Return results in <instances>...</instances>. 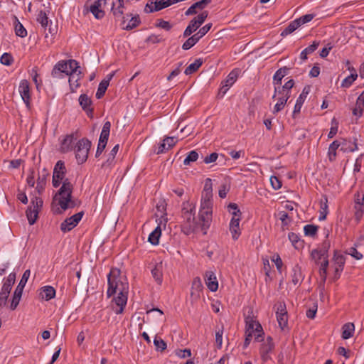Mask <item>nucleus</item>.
<instances>
[{
	"label": "nucleus",
	"instance_id": "b1692460",
	"mask_svg": "<svg viewBox=\"0 0 364 364\" xmlns=\"http://www.w3.org/2000/svg\"><path fill=\"white\" fill-rule=\"evenodd\" d=\"M346 65L348 66V70H349L351 72V74L346 77L341 83V87H349L353 82L357 79L358 74L355 70V69L353 67L350 66V61L346 60Z\"/></svg>",
	"mask_w": 364,
	"mask_h": 364
},
{
	"label": "nucleus",
	"instance_id": "c03bdc74",
	"mask_svg": "<svg viewBox=\"0 0 364 364\" xmlns=\"http://www.w3.org/2000/svg\"><path fill=\"white\" fill-rule=\"evenodd\" d=\"M80 73L81 72L79 71L77 74L69 75V84L72 92H74L75 89L80 86L78 81L80 80Z\"/></svg>",
	"mask_w": 364,
	"mask_h": 364
},
{
	"label": "nucleus",
	"instance_id": "a211bd4d",
	"mask_svg": "<svg viewBox=\"0 0 364 364\" xmlns=\"http://www.w3.org/2000/svg\"><path fill=\"white\" fill-rule=\"evenodd\" d=\"M18 92L28 108L31 104L30 85L27 80H22L18 86Z\"/></svg>",
	"mask_w": 364,
	"mask_h": 364
},
{
	"label": "nucleus",
	"instance_id": "3c124183",
	"mask_svg": "<svg viewBox=\"0 0 364 364\" xmlns=\"http://www.w3.org/2000/svg\"><path fill=\"white\" fill-rule=\"evenodd\" d=\"M318 227L315 225H306L304 228V234L306 236L314 237L318 231Z\"/></svg>",
	"mask_w": 364,
	"mask_h": 364
},
{
	"label": "nucleus",
	"instance_id": "e2e57ef3",
	"mask_svg": "<svg viewBox=\"0 0 364 364\" xmlns=\"http://www.w3.org/2000/svg\"><path fill=\"white\" fill-rule=\"evenodd\" d=\"M154 344L157 350H160L162 351L166 348V342L163 339L157 336L154 338Z\"/></svg>",
	"mask_w": 364,
	"mask_h": 364
},
{
	"label": "nucleus",
	"instance_id": "20e7f679",
	"mask_svg": "<svg viewBox=\"0 0 364 364\" xmlns=\"http://www.w3.org/2000/svg\"><path fill=\"white\" fill-rule=\"evenodd\" d=\"M181 214L183 220V231L186 235L193 232L198 225L195 219V206L188 202L183 203Z\"/></svg>",
	"mask_w": 364,
	"mask_h": 364
},
{
	"label": "nucleus",
	"instance_id": "aec40b11",
	"mask_svg": "<svg viewBox=\"0 0 364 364\" xmlns=\"http://www.w3.org/2000/svg\"><path fill=\"white\" fill-rule=\"evenodd\" d=\"M333 262L336 265L335 276L338 278L340 277L341 272L343 269L346 258L343 255L339 254L337 251H335L333 255Z\"/></svg>",
	"mask_w": 364,
	"mask_h": 364
},
{
	"label": "nucleus",
	"instance_id": "a18cd8bd",
	"mask_svg": "<svg viewBox=\"0 0 364 364\" xmlns=\"http://www.w3.org/2000/svg\"><path fill=\"white\" fill-rule=\"evenodd\" d=\"M198 28L199 26H198V25L196 24V21L192 19L183 32V37L189 36L193 32H195Z\"/></svg>",
	"mask_w": 364,
	"mask_h": 364
},
{
	"label": "nucleus",
	"instance_id": "5fc2aeb1",
	"mask_svg": "<svg viewBox=\"0 0 364 364\" xmlns=\"http://www.w3.org/2000/svg\"><path fill=\"white\" fill-rule=\"evenodd\" d=\"M353 209L355 218L358 223L364 213V205L354 204Z\"/></svg>",
	"mask_w": 364,
	"mask_h": 364
},
{
	"label": "nucleus",
	"instance_id": "13d9d810",
	"mask_svg": "<svg viewBox=\"0 0 364 364\" xmlns=\"http://www.w3.org/2000/svg\"><path fill=\"white\" fill-rule=\"evenodd\" d=\"M311 257L316 264H318L321 259H324L327 257L317 249H314L311 252Z\"/></svg>",
	"mask_w": 364,
	"mask_h": 364
},
{
	"label": "nucleus",
	"instance_id": "6e6d98bb",
	"mask_svg": "<svg viewBox=\"0 0 364 364\" xmlns=\"http://www.w3.org/2000/svg\"><path fill=\"white\" fill-rule=\"evenodd\" d=\"M119 148V144L115 145L112 148V149L111 150V151L109 154V156H108V158H107L106 162L103 164V166H106V165L110 166L113 163L115 156H116L117 153L118 152Z\"/></svg>",
	"mask_w": 364,
	"mask_h": 364
},
{
	"label": "nucleus",
	"instance_id": "dca6fc26",
	"mask_svg": "<svg viewBox=\"0 0 364 364\" xmlns=\"http://www.w3.org/2000/svg\"><path fill=\"white\" fill-rule=\"evenodd\" d=\"M276 315L279 326L282 330H284L288 323V314L286 304L284 302H279L277 304Z\"/></svg>",
	"mask_w": 364,
	"mask_h": 364
},
{
	"label": "nucleus",
	"instance_id": "2eb2a0df",
	"mask_svg": "<svg viewBox=\"0 0 364 364\" xmlns=\"http://www.w3.org/2000/svg\"><path fill=\"white\" fill-rule=\"evenodd\" d=\"M83 215H84V213L82 211H81V212H79V213L73 215V216L65 219L60 224V230L63 232H66L70 231L75 227L77 226V225L81 220Z\"/></svg>",
	"mask_w": 364,
	"mask_h": 364
},
{
	"label": "nucleus",
	"instance_id": "393cba45",
	"mask_svg": "<svg viewBox=\"0 0 364 364\" xmlns=\"http://www.w3.org/2000/svg\"><path fill=\"white\" fill-rule=\"evenodd\" d=\"M241 218H232L230 223V231L232 234V237L234 240H236L238 239L239 236L241 234L240 230V221Z\"/></svg>",
	"mask_w": 364,
	"mask_h": 364
},
{
	"label": "nucleus",
	"instance_id": "412c9836",
	"mask_svg": "<svg viewBox=\"0 0 364 364\" xmlns=\"http://www.w3.org/2000/svg\"><path fill=\"white\" fill-rule=\"evenodd\" d=\"M114 75V73H112L107 75V77L100 82L96 95H95V96L97 99H100L104 96V95L109 86V81L112 79Z\"/></svg>",
	"mask_w": 364,
	"mask_h": 364
},
{
	"label": "nucleus",
	"instance_id": "052dcab7",
	"mask_svg": "<svg viewBox=\"0 0 364 364\" xmlns=\"http://www.w3.org/2000/svg\"><path fill=\"white\" fill-rule=\"evenodd\" d=\"M0 62L5 65H11L14 63V58L10 53H5L1 56Z\"/></svg>",
	"mask_w": 364,
	"mask_h": 364
},
{
	"label": "nucleus",
	"instance_id": "680f3d73",
	"mask_svg": "<svg viewBox=\"0 0 364 364\" xmlns=\"http://www.w3.org/2000/svg\"><path fill=\"white\" fill-rule=\"evenodd\" d=\"M144 12L146 14L159 11V8L154 4V0H150L147 2L144 7Z\"/></svg>",
	"mask_w": 364,
	"mask_h": 364
},
{
	"label": "nucleus",
	"instance_id": "338daca9",
	"mask_svg": "<svg viewBox=\"0 0 364 364\" xmlns=\"http://www.w3.org/2000/svg\"><path fill=\"white\" fill-rule=\"evenodd\" d=\"M68 63L69 71H70V75L76 74L77 69L80 68L78 63L75 60H69Z\"/></svg>",
	"mask_w": 364,
	"mask_h": 364
},
{
	"label": "nucleus",
	"instance_id": "39448f33",
	"mask_svg": "<svg viewBox=\"0 0 364 364\" xmlns=\"http://www.w3.org/2000/svg\"><path fill=\"white\" fill-rule=\"evenodd\" d=\"M212 196L208 192L207 194L202 196L200 208L199 211V219L201 222V228L206 234V230L210 227L212 218Z\"/></svg>",
	"mask_w": 364,
	"mask_h": 364
},
{
	"label": "nucleus",
	"instance_id": "4be33fe9",
	"mask_svg": "<svg viewBox=\"0 0 364 364\" xmlns=\"http://www.w3.org/2000/svg\"><path fill=\"white\" fill-rule=\"evenodd\" d=\"M79 103L82 109L86 112L87 114L92 117L93 109L91 107V99L86 94H82L79 97Z\"/></svg>",
	"mask_w": 364,
	"mask_h": 364
},
{
	"label": "nucleus",
	"instance_id": "0eeeda50",
	"mask_svg": "<svg viewBox=\"0 0 364 364\" xmlns=\"http://www.w3.org/2000/svg\"><path fill=\"white\" fill-rule=\"evenodd\" d=\"M91 141L86 138L81 139L77 143L75 149V158L79 164L85 163L88 157Z\"/></svg>",
	"mask_w": 364,
	"mask_h": 364
},
{
	"label": "nucleus",
	"instance_id": "423d86ee",
	"mask_svg": "<svg viewBox=\"0 0 364 364\" xmlns=\"http://www.w3.org/2000/svg\"><path fill=\"white\" fill-rule=\"evenodd\" d=\"M105 0H87L84 5V11L90 12L96 19H102L105 16Z\"/></svg>",
	"mask_w": 364,
	"mask_h": 364
},
{
	"label": "nucleus",
	"instance_id": "72a5a7b5",
	"mask_svg": "<svg viewBox=\"0 0 364 364\" xmlns=\"http://www.w3.org/2000/svg\"><path fill=\"white\" fill-rule=\"evenodd\" d=\"M293 274H291V282L294 285L300 284L304 279L301 273V267L299 264L295 265L292 269Z\"/></svg>",
	"mask_w": 364,
	"mask_h": 364
},
{
	"label": "nucleus",
	"instance_id": "5701e85b",
	"mask_svg": "<svg viewBox=\"0 0 364 364\" xmlns=\"http://www.w3.org/2000/svg\"><path fill=\"white\" fill-rule=\"evenodd\" d=\"M65 73L67 75H70V71H69V67L68 61H60L58 62L53 68L52 70V76L54 77H57L59 76V74Z\"/></svg>",
	"mask_w": 364,
	"mask_h": 364
},
{
	"label": "nucleus",
	"instance_id": "49530a36",
	"mask_svg": "<svg viewBox=\"0 0 364 364\" xmlns=\"http://www.w3.org/2000/svg\"><path fill=\"white\" fill-rule=\"evenodd\" d=\"M47 178L48 177L45 176V175L39 174L38 176V178L37 179L36 190L39 194H41L45 189Z\"/></svg>",
	"mask_w": 364,
	"mask_h": 364
},
{
	"label": "nucleus",
	"instance_id": "37998d69",
	"mask_svg": "<svg viewBox=\"0 0 364 364\" xmlns=\"http://www.w3.org/2000/svg\"><path fill=\"white\" fill-rule=\"evenodd\" d=\"M289 240L296 249H300L303 247V241H301L299 235L294 232H289L288 235Z\"/></svg>",
	"mask_w": 364,
	"mask_h": 364
},
{
	"label": "nucleus",
	"instance_id": "cd10ccee",
	"mask_svg": "<svg viewBox=\"0 0 364 364\" xmlns=\"http://www.w3.org/2000/svg\"><path fill=\"white\" fill-rule=\"evenodd\" d=\"M310 88L309 87H305L302 92L299 95V97L296 100L294 109V113H299L301 111V108L302 107L303 103L304 102L307 95L309 93Z\"/></svg>",
	"mask_w": 364,
	"mask_h": 364
},
{
	"label": "nucleus",
	"instance_id": "864d4df0",
	"mask_svg": "<svg viewBox=\"0 0 364 364\" xmlns=\"http://www.w3.org/2000/svg\"><path fill=\"white\" fill-rule=\"evenodd\" d=\"M203 289V284L200 277H196L193 279L192 282V292L191 294L193 295L196 293H199Z\"/></svg>",
	"mask_w": 364,
	"mask_h": 364
},
{
	"label": "nucleus",
	"instance_id": "0e129e2a",
	"mask_svg": "<svg viewBox=\"0 0 364 364\" xmlns=\"http://www.w3.org/2000/svg\"><path fill=\"white\" fill-rule=\"evenodd\" d=\"M208 11H203L202 13H200L199 15H198L196 17H195L193 18V20H195L196 21V24L198 25V26H200L203 22L205 21V19L207 18L208 17Z\"/></svg>",
	"mask_w": 364,
	"mask_h": 364
},
{
	"label": "nucleus",
	"instance_id": "6e6552de",
	"mask_svg": "<svg viewBox=\"0 0 364 364\" xmlns=\"http://www.w3.org/2000/svg\"><path fill=\"white\" fill-rule=\"evenodd\" d=\"M346 144V139H343L342 141H338L337 140L333 141L328 147V157L330 161H334L336 159V150L339 146L341 147V151L343 152H353L358 149V146L355 141H354L353 147H346L344 145Z\"/></svg>",
	"mask_w": 364,
	"mask_h": 364
},
{
	"label": "nucleus",
	"instance_id": "7c9ffc66",
	"mask_svg": "<svg viewBox=\"0 0 364 364\" xmlns=\"http://www.w3.org/2000/svg\"><path fill=\"white\" fill-rule=\"evenodd\" d=\"M40 295L42 299L49 301L55 296V289L51 286H45L41 289Z\"/></svg>",
	"mask_w": 364,
	"mask_h": 364
},
{
	"label": "nucleus",
	"instance_id": "9d476101",
	"mask_svg": "<svg viewBox=\"0 0 364 364\" xmlns=\"http://www.w3.org/2000/svg\"><path fill=\"white\" fill-rule=\"evenodd\" d=\"M31 205L26 210V217L30 225H33L38 217V212L43 205V200L41 198L35 197L31 199Z\"/></svg>",
	"mask_w": 364,
	"mask_h": 364
},
{
	"label": "nucleus",
	"instance_id": "e433bc0d",
	"mask_svg": "<svg viewBox=\"0 0 364 364\" xmlns=\"http://www.w3.org/2000/svg\"><path fill=\"white\" fill-rule=\"evenodd\" d=\"M203 61L201 58L196 59L195 61L190 64L185 70L184 73L186 75H191L196 72L202 65Z\"/></svg>",
	"mask_w": 364,
	"mask_h": 364
},
{
	"label": "nucleus",
	"instance_id": "c85d7f7f",
	"mask_svg": "<svg viewBox=\"0 0 364 364\" xmlns=\"http://www.w3.org/2000/svg\"><path fill=\"white\" fill-rule=\"evenodd\" d=\"M151 274L158 284H161L163 282V264L162 262L156 263L151 269Z\"/></svg>",
	"mask_w": 364,
	"mask_h": 364
},
{
	"label": "nucleus",
	"instance_id": "774afa93",
	"mask_svg": "<svg viewBox=\"0 0 364 364\" xmlns=\"http://www.w3.org/2000/svg\"><path fill=\"white\" fill-rule=\"evenodd\" d=\"M354 204L364 205V193L358 191L354 195Z\"/></svg>",
	"mask_w": 364,
	"mask_h": 364
},
{
	"label": "nucleus",
	"instance_id": "f257e3e1",
	"mask_svg": "<svg viewBox=\"0 0 364 364\" xmlns=\"http://www.w3.org/2000/svg\"><path fill=\"white\" fill-rule=\"evenodd\" d=\"M66 173L65 163L58 161L53 168L52 183L55 188L58 187L62 183V186L55 196L54 200H58L60 208L65 210L75 206V201L71 200L73 186L68 178H64Z\"/></svg>",
	"mask_w": 364,
	"mask_h": 364
},
{
	"label": "nucleus",
	"instance_id": "69168bd1",
	"mask_svg": "<svg viewBox=\"0 0 364 364\" xmlns=\"http://www.w3.org/2000/svg\"><path fill=\"white\" fill-rule=\"evenodd\" d=\"M279 220L282 221L283 227L287 226L289 225V223H290V219H289V215L287 212H285V211L279 212Z\"/></svg>",
	"mask_w": 364,
	"mask_h": 364
},
{
	"label": "nucleus",
	"instance_id": "6ab92c4d",
	"mask_svg": "<svg viewBox=\"0 0 364 364\" xmlns=\"http://www.w3.org/2000/svg\"><path fill=\"white\" fill-rule=\"evenodd\" d=\"M205 284L211 291H216L218 288V282L215 273L212 271H208L204 277Z\"/></svg>",
	"mask_w": 364,
	"mask_h": 364
},
{
	"label": "nucleus",
	"instance_id": "2f4dec72",
	"mask_svg": "<svg viewBox=\"0 0 364 364\" xmlns=\"http://www.w3.org/2000/svg\"><path fill=\"white\" fill-rule=\"evenodd\" d=\"M294 85V81L292 79H291L289 81H287L283 86L279 85L278 87H276L274 90V94L273 95L272 98H275L277 93L284 92L290 95L291 90L293 87Z\"/></svg>",
	"mask_w": 364,
	"mask_h": 364
},
{
	"label": "nucleus",
	"instance_id": "bb28decb",
	"mask_svg": "<svg viewBox=\"0 0 364 364\" xmlns=\"http://www.w3.org/2000/svg\"><path fill=\"white\" fill-rule=\"evenodd\" d=\"M211 2V0H201L193 4L185 12L186 16H191L197 13L196 9H203L208 4Z\"/></svg>",
	"mask_w": 364,
	"mask_h": 364
},
{
	"label": "nucleus",
	"instance_id": "4468645a",
	"mask_svg": "<svg viewBox=\"0 0 364 364\" xmlns=\"http://www.w3.org/2000/svg\"><path fill=\"white\" fill-rule=\"evenodd\" d=\"M140 23L141 19L139 15L127 14L126 16H122L120 26L123 30L130 31L138 27Z\"/></svg>",
	"mask_w": 364,
	"mask_h": 364
},
{
	"label": "nucleus",
	"instance_id": "a878e982",
	"mask_svg": "<svg viewBox=\"0 0 364 364\" xmlns=\"http://www.w3.org/2000/svg\"><path fill=\"white\" fill-rule=\"evenodd\" d=\"M277 95H279V97H278V102L276 103L274 107L273 114H274L284 109L287 100L290 97L289 94L284 92L277 93Z\"/></svg>",
	"mask_w": 364,
	"mask_h": 364
},
{
	"label": "nucleus",
	"instance_id": "bf43d9fd",
	"mask_svg": "<svg viewBox=\"0 0 364 364\" xmlns=\"http://www.w3.org/2000/svg\"><path fill=\"white\" fill-rule=\"evenodd\" d=\"M331 244L330 241L328 239H326L322 244L316 248L320 252L323 253L327 257H328V252L330 248Z\"/></svg>",
	"mask_w": 364,
	"mask_h": 364
},
{
	"label": "nucleus",
	"instance_id": "f03ea898",
	"mask_svg": "<svg viewBox=\"0 0 364 364\" xmlns=\"http://www.w3.org/2000/svg\"><path fill=\"white\" fill-rule=\"evenodd\" d=\"M120 274L119 269L113 268L107 275L108 289L107 294L108 297L119 291L118 296L114 298V302L118 306L114 310L117 314H122L127 302L128 284L123 282L119 277Z\"/></svg>",
	"mask_w": 364,
	"mask_h": 364
},
{
	"label": "nucleus",
	"instance_id": "58836bf2",
	"mask_svg": "<svg viewBox=\"0 0 364 364\" xmlns=\"http://www.w3.org/2000/svg\"><path fill=\"white\" fill-rule=\"evenodd\" d=\"M318 43L316 41H314L313 43L303 50L300 54V58L301 60H305L307 59V55L314 53L318 46Z\"/></svg>",
	"mask_w": 364,
	"mask_h": 364
},
{
	"label": "nucleus",
	"instance_id": "4c0bfd02",
	"mask_svg": "<svg viewBox=\"0 0 364 364\" xmlns=\"http://www.w3.org/2000/svg\"><path fill=\"white\" fill-rule=\"evenodd\" d=\"M74 137L71 135H67L61 143V150L63 152H68L73 149Z\"/></svg>",
	"mask_w": 364,
	"mask_h": 364
},
{
	"label": "nucleus",
	"instance_id": "de8ad7c7",
	"mask_svg": "<svg viewBox=\"0 0 364 364\" xmlns=\"http://www.w3.org/2000/svg\"><path fill=\"white\" fill-rule=\"evenodd\" d=\"M37 21L41 23V26L46 29L48 26V18L43 11H40L37 16Z\"/></svg>",
	"mask_w": 364,
	"mask_h": 364
},
{
	"label": "nucleus",
	"instance_id": "c9c22d12",
	"mask_svg": "<svg viewBox=\"0 0 364 364\" xmlns=\"http://www.w3.org/2000/svg\"><path fill=\"white\" fill-rule=\"evenodd\" d=\"M342 338L345 340L351 338L353 336L355 326L353 323H347L343 325Z\"/></svg>",
	"mask_w": 364,
	"mask_h": 364
},
{
	"label": "nucleus",
	"instance_id": "7ed1b4c3",
	"mask_svg": "<svg viewBox=\"0 0 364 364\" xmlns=\"http://www.w3.org/2000/svg\"><path fill=\"white\" fill-rule=\"evenodd\" d=\"M245 339L244 342V347L247 348L252 337L255 338V341L260 342L262 338L264 336V333L259 322L251 315H247L245 318Z\"/></svg>",
	"mask_w": 364,
	"mask_h": 364
},
{
	"label": "nucleus",
	"instance_id": "a19ab883",
	"mask_svg": "<svg viewBox=\"0 0 364 364\" xmlns=\"http://www.w3.org/2000/svg\"><path fill=\"white\" fill-rule=\"evenodd\" d=\"M161 234V227L159 225L157 226L155 230L149 235V241L152 245H158L159 242V237Z\"/></svg>",
	"mask_w": 364,
	"mask_h": 364
},
{
	"label": "nucleus",
	"instance_id": "4d7b16f0",
	"mask_svg": "<svg viewBox=\"0 0 364 364\" xmlns=\"http://www.w3.org/2000/svg\"><path fill=\"white\" fill-rule=\"evenodd\" d=\"M21 296H22V293L14 291L13 298H12L11 305H10V309L11 310H15L16 309V307L18 306V305L20 302Z\"/></svg>",
	"mask_w": 364,
	"mask_h": 364
},
{
	"label": "nucleus",
	"instance_id": "c756f323",
	"mask_svg": "<svg viewBox=\"0 0 364 364\" xmlns=\"http://www.w3.org/2000/svg\"><path fill=\"white\" fill-rule=\"evenodd\" d=\"M14 19V30L15 33L17 36H19L21 38H24L27 36V31L24 28V26L22 25V23L19 21L18 18L16 16H13Z\"/></svg>",
	"mask_w": 364,
	"mask_h": 364
},
{
	"label": "nucleus",
	"instance_id": "f704fd0d",
	"mask_svg": "<svg viewBox=\"0 0 364 364\" xmlns=\"http://www.w3.org/2000/svg\"><path fill=\"white\" fill-rule=\"evenodd\" d=\"M124 9V4H122L120 3V4H117V3H114V2L112 3L111 11H112L113 16H114L115 19H119V18H121L122 19V16H123Z\"/></svg>",
	"mask_w": 364,
	"mask_h": 364
},
{
	"label": "nucleus",
	"instance_id": "f8f14e48",
	"mask_svg": "<svg viewBox=\"0 0 364 364\" xmlns=\"http://www.w3.org/2000/svg\"><path fill=\"white\" fill-rule=\"evenodd\" d=\"M110 128H111V123L109 121H107L104 123L102 129L100 136L99 142L95 154V156L98 157L103 152L104 149L106 147L109 132H110Z\"/></svg>",
	"mask_w": 364,
	"mask_h": 364
},
{
	"label": "nucleus",
	"instance_id": "79ce46f5",
	"mask_svg": "<svg viewBox=\"0 0 364 364\" xmlns=\"http://www.w3.org/2000/svg\"><path fill=\"white\" fill-rule=\"evenodd\" d=\"M30 274H31V272L29 269H27L23 272L22 277H21L18 286L16 287L15 291L23 293V290L24 289V287H25L29 277H30Z\"/></svg>",
	"mask_w": 364,
	"mask_h": 364
},
{
	"label": "nucleus",
	"instance_id": "473e14b6",
	"mask_svg": "<svg viewBox=\"0 0 364 364\" xmlns=\"http://www.w3.org/2000/svg\"><path fill=\"white\" fill-rule=\"evenodd\" d=\"M288 68L286 67L279 69L274 75V88L282 85V78L288 74Z\"/></svg>",
	"mask_w": 364,
	"mask_h": 364
},
{
	"label": "nucleus",
	"instance_id": "f3484780",
	"mask_svg": "<svg viewBox=\"0 0 364 364\" xmlns=\"http://www.w3.org/2000/svg\"><path fill=\"white\" fill-rule=\"evenodd\" d=\"M240 72V71L239 69L232 70L228 74L226 79L221 82L220 93L222 94V96H223L228 92L230 87L236 82Z\"/></svg>",
	"mask_w": 364,
	"mask_h": 364
},
{
	"label": "nucleus",
	"instance_id": "09e8293b",
	"mask_svg": "<svg viewBox=\"0 0 364 364\" xmlns=\"http://www.w3.org/2000/svg\"><path fill=\"white\" fill-rule=\"evenodd\" d=\"M364 107V102L357 99L355 106L353 109V114L358 117H360L363 115Z\"/></svg>",
	"mask_w": 364,
	"mask_h": 364
},
{
	"label": "nucleus",
	"instance_id": "9b49d317",
	"mask_svg": "<svg viewBox=\"0 0 364 364\" xmlns=\"http://www.w3.org/2000/svg\"><path fill=\"white\" fill-rule=\"evenodd\" d=\"M212 23H208L203 26L198 33L188 38L182 45V48L183 50H188L192 48L194 45H196L198 41L203 37L211 28Z\"/></svg>",
	"mask_w": 364,
	"mask_h": 364
},
{
	"label": "nucleus",
	"instance_id": "8fccbe9b",
	"mask_svg": "<svg viewBox=\"0 0 364 364\" xmlns=\"http://www.w3.org/2000/svg\"><path fill=\"white\" fill-rule=\"evenodd\" d=\"M228 210L230 212V213L232 215V218L238 217L241 218V211L236 203H230L228 206Z\"/></svg>",
	"mask_w": 364,
	"mask_h": 364
},
{
	"label": "nucleus",
	"instance_id": "ddd939ff",
	"mask_svg": "<svg viewBox=\"0 0 364 364\" xmlns=\"http://www.w3.org/2000/svg\"><path fill=\"white\" fill-rule=\"evenodd\" d=\"M262 343L259 348V355L263 362H267L271 359L270 353L274 349V343L272 337L268 336L265 340L262 338Z\"/></svg>",
	"mask_w": 364,
	"mask_h": 364
},
{
	"label": "nucleus",
	"instance_id": "ea45409f",
	"mask_svg": "<svg viewBox=\"0 0 364 364\" xmlns=\"http://www.w3.org/2000/svg\"><path fill=\"white\" fill-rule=\"evenodd\" d=\"M299 22H297L296 19L290 22V23L282 31L281 36L285 37L292 33L295 30L299 27Z\"/></svg>",
	"mask_w": 364,
	"mask_h": 364
},
{
	"label": "nucleus",
	"instance_id": "1a4fd4ad",
	"mask_svg": "<svg viewBox=\"0 0 364 364\" xmlns=\"http://www.w3.org/2000/svg\"><path fill=\"white\" fill-rule=\"evenodd\" d=\"M16 273H11L6 279H4L3 285L0 291V307L4 306L7 304V299L12 286L16 281Z\"/></svg>",
	"mask_w": 364,
	"mask_h": 364
},
{
	"label": "nucleus",
	"instance_id": "603ef678",
	"mask_svg": "<svg viewBox=\"0 0 364 364\" xmlns=\"http://www.w3.org/2000/svg\"><path fill=\"white\" fill-rule=\"evenodd\" d=\"M198 158V154L196 151H191L188 153V156L183 160V164L189 166L192 162L197 161Z\"/></svg>",
	"mask_w": 364,
	"mask_h": 364
}]
</instances>
